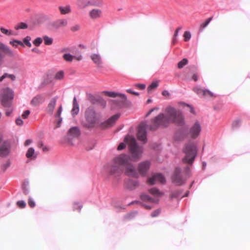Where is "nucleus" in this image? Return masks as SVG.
I'll use <instances>...</instances> for the list:
<instances>
[{"label":"nucleus","mask_w":250,"mask_h":250,"mask_svg":"<svg viewBox=\"0 0 250 250\" xmlns=\"http://www.w3.org/2000/svg\"><path fill=\"white\" fill-rule=\"evenodd\" d=\"M106 170L115 177L119 176L124 170L128 176L133 177L138 176L134 166L131 163L130 156L125 153L114 157L106 166Z\"/></svg>","instance_id":"1"},{"label":"nucleus","mask_w":250,"mask_h":250,"mask_svg":"<svg viewBox=\"0 0 250 250\" xmlns=\"http://www.w3.org/2000/svg\"><path fill=\"white\" fill-rule=\"evenodd\" d=\"M166 114L160 113L151 120V124L149 126L151 130H156L159 127H166L171 123L178 125L184 123V118L182 113L172 107H168L165 110Z\"/></svg>","instance_id":"2"},{"label":"nucleus","mask_w":250,"mask_h":250,"mask_svg":"<svg viewBox=\"0 0 250 250\" xmlns=\"http://www.w3.org/2000/svg\"><path fill=\"white\" fill-rule=\"evenodd\" d=\"M183 151L185 154V156L182 159L183 162L192 165L197 154V149L195 144L193 143L186 144Z\"/></svg>","instance_id":"3"},{"label":"nucleus","mask_w":250,"mask_h":250,"mask_svg":"<svg viewBox=\"0 0 250 250\" xmlns=\"http://www.w3.org/2000/svg\"><path fill=\"white\" fill-rule=\"evenodd\" d=\"M85 121L83 125L87 128L94 127L98 122L99 117L92 107H89L85 111Z\"/></svg>","instance_id":"4"},{"label":"nucleus","mask_w":250,"mask_h":250,"mask_svg":"<svg viewBox=\"0 0 250 250\" xmlns=\"http://www.w3.org/2000/svg\"><path fill=\"white\" fill-rule=\"evenodd\" d=\"M128 140L129 148L131 154V159L136 162L141 156L142 148L138 146L134 138L129 137Z\"/></svg>","instance_id":"5"},{"label":"nucleus","mask_w":250,"mask_h":250,"mask_svg":"<svg viewBox=\"0 0 250 250\" xmlns=\"http://www.w3.org/2000/svg\"><path fill=\"white\" fill-rule=\"evenodd\" d=\"M14 92L9 87L3 88L1 90L0 101L1 104L4 107H9L14 98Z\"/></svg>","instance_id":"6"},{"label":"nucleus","mask_w":250,"mask_h":250,"mask_svg":"<svg viewBox=\"0 0 250 250\" xmlns=\"http://www.w3.org/2000/svg\"><path fill=\"white\" fill-rule=\"evenodd\" d=\"M147 125L146 122L142 123L138 128L137 138L139 140L143 142L144 143L146 142V128Z\"/></svg>","instance_id":"7"},{"label":"nucleus","mask_w":250,"mask_h":250,"mask_svg":"<svg viewBox=\"0 0 250 250\" xmlns=\"http://www.w3.org/2000/svg\"><path fill=\"white\" fill-rule=\"evenodd\" d=\"M201 131V125L198 122H196L190 127L188 135L192 139L196 138L200 134Z\"/></svg>","instance_id":"8"},{"label":"nucleus","mask_w":250,"mask_h":250,"mask_svg":"<svg viewBox=\"0 0 250 250\" xmlns=\"http://www.w3.org/2000/svg\"><path fill=\"white\" fill-rule=\"evenodd\" d=\"M166 182L164 176L160 173L154 174L148 180L147 183L150 185H154L157 183H165Z\"/></svg>","instance_id":"9"},{"label":"nucleus","mask_w":250,"mask_h":250,"mask_svg":"<svg viewBox=\"0 0 250 250\" xmlns=\"http://www.w3.org/2000/svg\"><path fill=\"white\" fill-rule=\"evenodd\" d=\"M172 179L173 182L177 185L180 186L183 185L185 181L181 175V169L179 168H176Z\"/></svg>","instance_id":"10"},{"label":"nucleus","mask_w":250,"mask_h":250,"mask_svg":"<svg viewBox=\"0 0 250 250\" xmlns=\"http://www.w3.org/2000/svg\"><path fill=\"white\" fill-rule=\"evenodd\" d=\"M68 24V21L64 19H58L50 23V26L53 29H58L60 28L66 27Z\"/></svg>","instance_id":"11"},{"label":"nucleus","mask_w":250,"mask_h":250,"mask_svg":"<svg viewBox=\"0 0 250 250\" xmlns=\"http://www.w3.org/2000/svg\"><path fill=\"white\" fill-rule=\"evenodd\" d=\"M57 98L56 97L53 98L50 100L45 108V112L48 115L50 116L53 115L57 104Z\"/></svg>","instance_id":"12"},{"label":"nucleus","mask_w":250,"mask_h":250,"mask_svg":"<svg viewBox=\"0 0 250 250\" xmlns=\"http://www.w3.org/2000/svg\"><path fill=\"white\" fill-rule=\"evenodd\" d=\"M150 167V163L148 161H144L140 163L138 166V170L142 176H145Z\"/></svg>","instance_id":"13"},{"label":"nucleus","mask_w":250,"mask_h":250,"mask_svg":"<svg viewBox=\"0 0 250 250\" xmlns=\"http://www.w3.org/2000/svg\"><path fill=\"white\" fill-rule=\"evenodd\" d=\"M62 110V105H60L56 112L54 114V117L55 119L56 122H57V125L56 126V128L59 127L61 125V124L62 122V118L61 117V115Z\"/></svg>","instance_id":"14"},{"label":"nucleus","mask_w":250,"mask_h":250,"mask_svg":"<svg viewBox=\"0 0 250 250\" xmlns=\"http://www.w3.org/2000/svg\"><path fill=\"white\" fill-rule=\"evenodd\" d=\"M104 95L106 96L109 97H118L120 99L121 101L123 103H124L126 100V97L125 95L123 94H119L114 92H110V91H104Z\"/></svg>","instance_id":"15"},{"label":"nucleus","mask_w":250,"mask_h":250,"mask_svg":"<svg viewBox=\"0 0 250 250\" xmlns=\"http://www.w3.org/2000/svg\"><path fill=\"white\" fill-rule=\"evenodd\" d=\"M119 116L120 115L119 114H116L112 116L109 119L103 123V126L104 127H110L114 125L115 122L119 118Z\"/></svg>","instance_id":"16"},{"label":"nucleus","mask_w":250,"mask_h":250,"mask_svg":"<svg viewBox=\"0 0 250 250\" xmlns=\"http://www.w3.org/2000/svg\"><path fill=\"white\" fill-rule=\"evenodd\" d=\"M90 58L93 62L96 64L98 66H102V60L100 55L97 54H92L90 55Z\"/></svg>","instance_id":"17"},{"label":"nucleus","mask_w":250,"mask_h":250,"mask_svg":"<svg viewBox=\"0 0 250 250\" xmlns=\"http://www.w3.org/2000/svg\"><path fill=\"white\" fill-rule=\"evenodd\" d=\"M89 15L92 19H97L101 17L102 11L99 9H93L89 11Z\"/></svg>","instance_id":"18"},{"label":"nucleus","mask_w":250,"mask_h":250,"mask_svg":"<svg viewBox=\"0 0 250 250\" xmlns=\"http://www.w3.org/2000/svg\"><path fill=\"white\" fill-rule=\"evenodd\" d=\"M44 101L43 97L41 95L34 97L31 101L30 104L33 106H37L42 104Z\"/></svg>","instance_id":"19"},{"label":"nucleus","mask_w":250,"mask_h":250,"mask_svg":"<svg viewBox=\"0 0 250 250\" xmlns=\"http://www.w3.org/2000/svg\"><path fill=\"white\" fill-rule=\"evenodd\" d=\"M141 199L142 200L145 202H148L150 203H157L159 202V199L158 198H151L149 195L146 194H142L141 195Z\"/></svg>","instance_id":"20"},{"label":"nucleus","mask_w":250,"mask_h":250,"mask_svg":"<svg viewBox=\"0 0 250 250\" xmlns=\"http://www.w3.org/2000/svg\"><path fill=\"white\" fill-rule=\"evenodd\" d=\"M0 50L9 56H13L12 51L7 45L2 42H0Z\"/></svg>","instance_id":"21"},{"label":"nucleus","mask_w":250,"mask_h":250,"mask_svg":"<svg viewBox=\"0 0 250 250\" xmlns=\"http://www.w3.org/2000/svg\"><path fill=\"white\" fill-rule=\"evenodd\" d=\"M58 9L60 14L62 15L69 14L71 12V6L69 5H67L65 6H60Z\"/></svg>","instance_id":"22"},{"label":"nucleus","mask_w":250,"mask_h":250,"mask_svg":"<svg viewBox=\"0 0 250 250\" xmlns=\"http://www.w3.org/2000/svg\"><path fill=\"white\" fill-rule=\"evenodd\" d=\"M79 111V106L77 102L76 97L73 98V108L71 110L72 114L74 116L77 115Z\"/></svg>","instance_id":"23"},{"label":"nucleus","mask_w":250,"mask_h":250,"mask_svg":"<svg viewBox=\"0 0 250 250\" xmlns=\"http://www.w3.org/2000/svg\"><path fill=\"white\" fill-rule=\"evenodd\" d=\"M9 152V148L7 145L4 144L0 147V156H6Z\"/></svg>","instance_id":"24"},{"label":"nucleus","mask_w":250,"mask_h":250,"mask_svg":"<svg viewBox=\"0 0 250 250\" xmlns=\"http://www.w3.org/2000/svg\"><path fill=\"white\" fill-rule=\"evenodd\" d=\"M76 3L79 8H84L89 6V0H77Z\"/></svg>","instance_id":"25"},{"label":"nucleus","mask_w":250,"mask_h":250,"mask_svg":"<svg viewBox=\"0 0 250 250\" xmlns=\"http://www.w3.org/2000/svg\"><path fill=\"white\" fill-rule=\"evenodd\" d=\"M79 130L76 127L70 128L68 131V135L72 137H77L79 136Z\"/></svg>","instance_id":"26"},{"label":"nucleus","mask_w":250,"mask_h":250,"mask_svg":"<svg viewBox=\"0 0 250 250\" xmlns=\"http://www.w3.org/2000/svg\"><path fill=\"white\" fill-rule=\"evenodd\" d=\"M26 157L28 159H34L36 158L37 156L35 154V150L33 147H30L26 153Z\"/></svg>","instance_id":"27"},{"label":"nucleus","mask_w":250,"mask_h":250,"mask_svg":"<svg viewBox=\"0 0 250 250\" xmlns=\"http://www.w3.org/2000/svg\"><path fill=\"white\" fill-rule=\"evenodd\" d=\"M148 192L155 197H161L163 195V193L160 192L157 188H153L148 190Z\"/></svg>","instance_id":"28"},{"label":"nucleus","mask_w":250,"mask_h":250,"mask_svg":"<svg viewBox=\"0 0 250 250\" xmlns=\"http://www.w3.org/2000/svg\"><path fill=\"white\" fill-rule=\"evenodd\" d=\"M0 31L2 34H3L6 36H8L15 35V33L13 31L6 29L3 27H1L0 28Z\"/></svg>","instance_id":"29"},{"label":"nucleus","mask_w":250,"mask_h":250,"mask_svg":"<svg viewBox=\"0 0 250 250\" xmlns=\"http://www.w3.org/2000/svg\"><path fill=\"white\" fill-rule=\"evenodd\" d=\"M28 28V25L25 22H20L17 24L15 27L14 29L16 30L20 29H25Z\"/></svg>","instance_id":"30"},{"label":"nucleus","mask_w":250,"mask_h":250,"mask_svg":"<svg viewBox=\"0 0 250 250\" xmlns=\"http://www.w3.org/2000/svg\"><path fill=\"white\" fill-rule=\"evenodd\" d=\"M6 78H8L12 81H14L16 79V77L14 75L4 73L2 76L0 77V82H2Z\"/></svg>","instance_id":"31"},{"label":"nucleus","mask_w":250,"mask_h":250,"mask_svg":"<svg viewBox=\"0 0 250 250\" xmlns=\"http://www.w3.org/2000/svg\"><path fill=\"white\" fill-rule=\"evenodd\" d=\"M102 4V0H89V6H99Z\"/></svg>","instance_id":"32"},{"label":"nucleus","mask_w":250,"mask_h":250,"mask_svg":"<svg viewBox=\"0 0 250 250\" xmlns=\"http://www.w3.org/2000/svg\"><path fill=\"white\" fill-rule=\"evenodd\" d=\"M213 17H211L208 19L206 20V21L204 22L201 23L200 25V30H202L204 29L206 27H207L209 23L210 22V21L212 20Z\"/></svg>","instance_id":"33"},{"label":"nucleus","mask_w":250,"mask_h":250,"mask_svg":"<svg viewBox=\"0 0 250 250\" xmlns=\"http://www.w3.org/2000/svg\"><path fill=\"white\" fill-rule=\"evenodd\" d=\"M205 89H201L199 87H196L193 88V91L199 96H204Z\"/></svg>","instance_id":"34"},{"label":"nucleus","mask_w":250,"mask_h":250,"mask_svg":"<svg viewBox=\"0 0 250 250\" xmlns=\"http://www.w3.org/2000/svg\"><path fill=\"white\" fill-rule=\"evenodd\" d=\"M158 86V82H153L151 84L147 87V91L148 93L151 92L153 89H156Z\"/></svg>","instance_id":"35"},{"label":"nucleus","mask_w":250,"mask_h":250,"mask_svg":"<svg viewBox=\"0 0 250 250\" xmlns=\"http://www.w3.org/2000/svg\"><path fill=\"white\" fill-rule=\"evenodd\" d=\"M43 39L44 41V43L45 45H51L53 43V39L47 36L43 37Z\"/></svg>","instance_id":"36"},{"label":"nucleus","mask_w":250,"mask_h":250,"mask_svg":"<svg viewBox=\"0 0 250 250\" xmlns=\"http://www.w3.org/2000/svg\"><path fill=\"white\" fill-rule=\"evenodd\" d=\"M74 56L70 54H64L63 55V59L67 62H72L74 60Z\"/></svg>","instance_id":"37"},{"label":"nucleus","mask_w":250,"mask_h":250,"mask_svg":"<svg viewBox=\"0 0 250 250\" xmlns=\"http://www.w3.org/2000/svg\"><path fill=\"white\" fill-rule=\"evenodd\" d=\"M188 62V60L184 58L180 61L178 63V67L180 69L182 68L185 65H186Z\"/></svg>","instance_id":"38"},{"label":"nucleus","mask_w":250,"mask_h":250,"mask_svg":"<svg viewBox=\"0 0 250 250\" xmlns=\"http://www.w3.org/2000/svg\"><path fill=\"white\" fill-rule=\"evenodd\" d=\"M241 120H236L234 121L232 124V126L233 128H236L239 127L241 124Z\"/></svg>","instance_id":"39"},{"label":"nucleus","mask_w":250,"mask_h":250,"mask_svg":"<svg viewBox=\"0 0 250 250\" xmlns=\"http://www.w3.org/2000/svg\"><path fill=\"white\" fill-rule=\"evenodd\" d=\"M10 44L15 47H16L18 45L23 46V43L21 41L18 40H13L12 41H10Z\"/></svg>","instance_id":"40"},{"label":"nucleus","mask_w":250,"mask_h":250,"mask_svg":"<svg viewBox=\"0 0 250 250\" xmlns=\"http://www.w3.org/2000/svg\"><path fill=\"white\" fill-rule=\"evenodd\" d=\"M203 97H215L216 96L211 91H209L208 90L205 89Z\"/></svg>","instance_id":"41"},{"label":"nucleus","mask_w":250,"mask_h":250,"mask_svg":"<svg viewBox=\"0 0 250 250\" xmlns=\"http://www.w3.org/2000/svg\"><path fill=\"white\" fill-rule=\"evenodd\" d=\"M42 42V39L41 38H37L33 42V44L36 46H39Z\"/></svg>","instance_id":"42"},{"label":"nucleus","mask_w":250,"mask_h":250,"mask_svg":"<svg viewBox=\"0 0 250 250\" xmlns=\"http://www.w3.org/2000/svg\"><path fill=\"white\" fill-rule=\"evenodd\" d=\"M31 38L29 36L26 37L23 40L24 43H25L28 47L31 46V43L30 42Z\"/></svg>","instance_id":"43"},{"label":"nucleus","mask_w":250,"mask_h":250,"mask_svg":"<svg viewBox=\"0 0 250 250\" xmlns=\"http://www.w3.org/2000/svg\"><path fill=\"white\" fill-rule=\"evenodd\" d=\"M184 40L185 42H188L191 38V34L189 32L186 31L184 34Z\"/></svg>","instance_id":"44"},{"label":"nucleus","mask_w":250,"mask_h":250,"mask_svg":"<svg viewBox=\"0 0 250 250\" xmlns=\"http://www.w3.org/2000/svg\"><path fill=\"white\" fill-rule=\"evenodd\" d=\"M63 72L62 71H60L55 76V78L57 80H61L63 77Z\"/></svg>","instance_id":"45"},{"label":"nucleus","mask_w":250,"mask_h":250,"mask_svg":"<svg viewBox=\"0 0 250 250\" xmlns=\"http://www.w3.org/2000/svg\"><path fill=\"white\" fill-rule=\"evenodd\" d=\"M180 193L178 191H175L172 192L170 195V198L173 199L174 198H178L179 197Z\"/></svg>","instance_id":"46"},{"label":"nucleus","mask_w":250,"mask_h":250,"mask_svg":"<svg viewBox=\"0 0 250 250\" xmlns=\"http://www.w3.org/2000/svg\"><path fill=\"white\" fill-rule=\"evenodd\" d=\"M160 212L161 210L160 209H157L151 213V216L152 217H156L160 213Z\"/></svg>","instance_id":"47"},{"label":"nucleus","mask_w":250,"mask_h":250,"mask_svg":"<svg viewBox=\"0 0 250 250\" xmlns=\"http://www.w3.org/2000/svg\"><path fill=\"white\" fill-rule=\"evenodd\" d=\"M17 204L18 207L21 208H24L26 206V203L23 201H19Z\"/></svg>","instance_id":"48"},{"label":"nucleus","mask_w":250,"mask_h":250,"mask_svg":"<svg viewBox=\"0 0 250 250\" xmlns=\"http://www.w3.org/2000/svg\"><path fill=\"white\" fill-rule=\"evenodd\" d=\"M80 29V26L79 24H76L71 27V31L75 32L78 31Z\"/></svg>","instance_id":"49"},{"label":"nucleus","mask_w":250,"mask_h":250,"mask_svg":"<svg viewBox=\"0 0 250 250\" xmlns=\"http://www.w3.org/2000/svg\"><path fill=\"white\" fill-rule=\"evenodd\" d=\"M30 112L29 110H26L22 114L21 117L23 119H26L28 117L29 115L30 114Z\"/></svg>","instance_id":"50"},{"label":"nucleus","mask_w":250,"mask_h":250,"mask_svg":"<svg viewBox=\"0 0 250 250\" xmlns=\"http://www.w3.org/2000/svg\"><path fill=\"white\" fill-rule=\"evenodd\" d=\"M28 204L31 208H34L35 206V203L31 198L29 199Z\"/></svg>","instance_id":"51"},{"label":"nucleus","mask_w":250,"mask_h":250,"mask_svg":"<svg viewBox=\"0 0 250 250\" xmlns=\"http://www.w3.org/2000/svg\"><path fill=\"white\" fill-rule=\"evenodd\" d=\"M125 146H126L125 144L124 143H121L117 147V150H123V149H124L125 147Z\"/></svg>","instance_id":"52"},{"label":"nucleus","mask_w":250,"mask_h":250,"mask_svg":"<svg viewBox=\"0 0 250 250\" xmlns=\"http://www.w3.org/2000/svg\"><path fill=\"white\" fill-rule=\"evenodd\" d=\"M134 86L140 89H144L146 87V85L144 84H136L134 85Z\"/></svg>","instance_id":"53"},{"label":"nucleus","mask_w":250,"mask_h":250,"mask_svg":"<svg viewBox=\"0 0 250 250\" xmlns=\"http://www.w3.org/2000/svg\"><path fill=\"white\" fill-rule=\"evenodd\" d=\"M23 121L20 118H18L16 120V123L18 125H23Z\"/></svg>","instance_id":"54"},{"label":"nucleus","mask_w":250,"mask_h":250,"mask_svg":"<svg viewBox=\"0 0 250 250\" xmlns=\"http://www.w3.org/2000/svg\"><path fill=\"white\" fill-rule=\"evenodd\" d=\"M158 109H159L158 107H155V108H152L146 114V116H148V115H149L151 113V112H152L154 110H158Z\"/></svg>","instance_id":"55"},{"label":"nucleus","mask_w":250,"mask_h":250,"mask_svg":"<svg viewBox=\"0 0 250 250\" xmlns=\"http://www.w3.org/2000/svg\"><path fill=\"white\" fill-rule=\"evenodd\" d=\"M181 29H182V27H179L177 28L176 29L175 31V33H174V36H173V37H177V36H178V34L179 31Z\"/></svg>","instance_id":"56"},{"label":"nucleus","mask_w":250,"mask_h":250,"mask_svg":"<svg viewBox=\"0 0 250 250\" xmlns=\"http://www.w3.org/2000/svg\"><path fill=\"white\" fill-rule=\"evenodd\" d=\"M126 92L132 94L136 95V96H138L139 95V93H138L134 92V91H132L130 89H127L126 90Z\"/></svg>","instance_id":"57"},{"label":"nucleus","mask_w":250,"mask_h":250,"mask_svg":"<svg viewBox=\"0 0 250 250\" xmlns=\"http://www.w3.org/2000/svg\"><path fill=\"white\" fill-rule=\"evenodd\" d=\"M162 94L164 96H169V93L167 90L163 91Z\"/></svg>","instance_id":"58"},{"label":"nucleus","mask_w":250,"mask_h":250,"mask_svg":"<svg viewBox=\"0 0 250 250\" xmlns=\"http://www.w3.org/2000/svg\"><path fill=\"white\" fill-rule=\"evenodd\" d=\"M192 79L195 82L197 81L198 79V76L196 74H194L192 76Z\"/></svg>","instance_id":"59"},{"label":"nucleus","mask_w":250,"mask_h":250,"mask_svg":"<svg viewBox=\"0 0 250 250\" xmlns=\"http://www.w3.org/2000/svg\"><path fill=\"white\" fill-rule=\"evenodd\" d=\"M32 142V141L31 140H30V139L27 140H26V141L24 143V146H27L29 145L30 144H31Z\"/></svg>","instance_id":"60"},{"label":"nucleus","mask_w":250,"mask_h":250,"mask_svg":"<svg viewBox=\"0 0 250 250\" xmlns=\"http://www.w3.org/2000/svg\"><path fill=\"white\" fill-rule=\"evenodd\" d=\"M32 51L33 52L37 53L38 54H40V50L38 48H33L32 49Z\"/></svg>","instance_id":"61"},{"label":"nucleus","mask_w":250,"mask_h":250,"mask_svg":"<svg viewBox=\"0 0 250 250\" xmlns=\"http://www.w3.org/2000/svg\"><path fill=\"white\" fill-rule=\"evenodd\" d=\"M82 56L80 55L79 56H74V59L76 60L77 61H80L82 59Z\"/></svg>","instance_id":"62"},{"label":"nucleus","mask_w":250,"mask_h":250,"mask_svg":"<svg viewBox=\"0 0 250 250\" xmlns=\"http://www.w3.org/2000/svg\"><path fill=\"white\" fill-rule=\"evenodd\" d=\"M12 111V110H7L5 112L6 115L7 116H9L11 113Z\"/></svg>","instance_id":"63"},{"label":"nucleus","mask_w":250,"mask_h":250,"mask_svg":"<svg viewBox=\"0 0 250 250\" xmlns=\"http://www.w3.org/2000/svg\"><path fill=\"white\" fill-rule=\"evenodd\" d=\"M187 106H188L189 108L190 112L194 113V112L193 108L192 106H191L188 104H187Z\"/></svg>","instance_id":"64"}]
</instances>
